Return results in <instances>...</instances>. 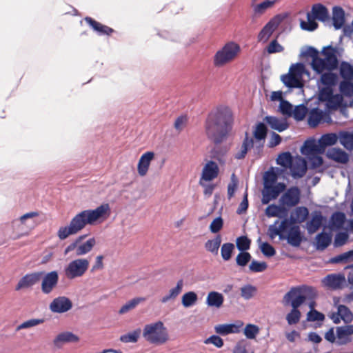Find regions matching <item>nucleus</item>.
<instances>
[{
  "mask_svg": "<svg viewBox=\"0 0 353 353\" xmlns=\"http://www.w3.org/2000/svg\"><path fill=\"white\" fill-rule=\"evenodd\" d=\"M233 115L228 108H219L208 114L205 123V134L214 144H219L228 138L232 130Z\"/></svg>",
  "mask_w": 353,
  "mask_h": 353,
  "instance_id": "obj_1",
  "label": "nucleus"
},
{
  "mask_svg": "<svg viewBox=\"0 0 353 353\" xmlns=\"http://www.w3.org/2000/svg\"><path fill=\"white\" fill-rule=\"evenodd\" d=\"M110 208L108 203L101 205L95 210H85L72 218L68 225L59 228L57 236L61 240H64L68 236L78 234L85 225H94L98 221L105 220L108 216Z\"/></svg>",
  "mask_w": 353,
  "mask_h": 353,
  "instance_id": "obj_2",
  "label": "nucleus"
},
{
  "mask_svg": "<svg viewBox=\"0 0 353 353\" xmlns=\"http://www.w3.org/2000/svg\"><path fill=\"white\" fill-rule=\"evenodd\" d=\"M316 296L315 288L308 285H299L292 287L288 292L283 296V302L285 305H291L292 310L286 316L289 325L297 324L299 322L301 312L298 308L307 299H313Z\"/></svg>",
  "mask_w": 353,
  "mask_h": 353,
  "instance_id": "obj_3",
  "label": "nucleus"
},
{
  "mask_svg": "<svg viewBox=\"0 0 353 353\" xmlns=\"http://www.w3.org/2000/svg\"><path fill=\"white\" fill-rule=\"evenodd\" d=\"M337 48L332 46L323 47L321 51L323 57H319V51L313 47L307 50V55L310 57V66L316 74H321L323 72H333L338 69L339 59L337 57Z\"/></svg>",
  "mask_w": 353,
  "mask_h": 353,
  "instance_id": "obj_4",
  "label": "nucleus"
},
{
  "mask_svg": "<svg viewBox=\"0 0 353 353\" xmlns=\"http://www.w3.org/2000/svg\"><path fill=\"white\" fill-rule=\"evenodd\" d=\"M143 336L149 344L157 346L165 344L169 340L168 329L160 321L144 325Z\"/></svg>",
  "mask_w": 353,
  "mask_h": 353,
  "instance_id": "obj_5",
  "label": "nucleus"
},
{
  "mask_svg": "<svg viewBox=\"0 0 353 353\" xmlns=\"http://www.w3.org/2000/svg\"><path fill=\"white\" fill-rule=\"evenodd\" d=\"M241 52V47L234 41H229L216 52L213 57V64L216 68L223 67L234 61Z\"/></svg>",
  "mask_w": 353,
  "mask_h": 353,
  "instance_id": "obj_6",
  "label": "nucleus"
},
{
  "mask_svg": "<svg viewBox=\"0 0 353 353\" xmlns=\"http://www.w3.org/2000/svg\"><path fill=\"white\" fill-rule=\"evenodd\" d=\"M39 215L37 211L28 212L12 222V230H14V239H19L24 236H28L29 232L33 230L36 223L34 221H28L29 219H34Z\"/></svg>",
  "mask_w": 353,
  "mask_h": 353,
  "instance_id": "obj_7",
  "label": "nucleus"
},
{
  "mask_svg": "<svg viewBox=\"0 0 353 353\" xmlns=\"http://www.w3.org/2000/svg\"><path fill=\"white\" fill-rule=\"evenodd\" d=\"M90 267V261L87 259H77L68 263L63 269V274L68 280H74L84 276Z\"/></svg>",
  "mask_w": 353,
  "mask_h": 353,
  "instance_id": "obj_8",
  "label": "nucleus"
},
{
  "mask_svg": "<svg viewBox=\"0 0 353 353\" xmlns=\"http://www.w3.org/2000/svg\"><path fill=\"white\" fill-rule=\"evenodd\" d=\"M286 17V15L276 14L275 17H272V19L265 25L264 28L261 29V31L259 32V36H257L259 41L267 42L270 36L273 34V32L278 28V26L283 21Z\"/></svg>",
  "mask_w": 353,
  "mask_h": 353,
  "instance_id": "obj_9",
  "label": "nucleus"
},
{
  "mask_svg": "<svg viewBox=\"0 0 353 353\" xmlns=\"http://www.w3.org/2000/svg\"><path fill=\"white\" fill-rule=\"evenodd\" d=\"M95 244L94 237L90 238L84 243H71L65 248L63 254L67 255L68 253L74 251L76 256H83L92 250Z\"/></svg>",
  "mask_w": 353,
  "mask_h": 353,
  "instance_id": "obj_10",
  "label": "nucleus"
},
{
  "mask_svg": "<svg viewBox=\"0 0 353 353\" xmlns=\"http://www.w3.org/2000/svg\"><path fill=\"white\" fill-rule=\"evenodd\" d=\"M319 99L323 102H327V105L332 108H337L343 101L341 94H333V89L329 88H321L319 93Z\"/></svg>",
  "mask_w": 353,
  "mask_h": 353,
  "instance_id": "obj_11",
  "label": "nucleus"
},
{
  "mask_svg": "<svg viewBox=\"0 0 353 353\" xmlns=\"http://www.w3.org/2000/svg\"><path fill=\"white\" fill-rule=\"evenodd\" d=\"M43 276V272H36L28 273L21 277L15 285L14 290L19 291L24 289L31 288L35 284L38 283Z\"/></svg>",
  "mask_w": 353,
  "mask_h": 353,
  "instance_id": "obj_12",
  "label": "nucleus"
},
{
  "mask_svg": "<svg viewBox=\"0 0 353 353\" xmlns=\"http://www.w3.org/2000/svg\"><path fill=\"white\" fill-rule=\"evenodd\" d=\"M286 188L283 183H276V185H264L263 192H262V203L268 204L271 201L278 197L280 193Z\"/></svg>",
  "mask_w": 353,
  "mask_h": 353,
  "instance_id": "obj_13",
  "label": "nucleus"
},
{
  "mask_svg": "<svg viewBox=\"0 0 353 353\" xmlns=\"http://www.w3.org/2000/svg\"><path fill=\"white\" fill-rule=\"evenodd\" d=\"M280 201L283 206L292 208L296 206L300 201V190L297 187H291L281 196Z\"/></svg>",
  "mask_w": 353,
  "mask_h": 353,
  "instance_id": "obj_14",
  "label": "nucleus"
},
{
  "mask_svg": "<svg viewBox=\"0 0 353 353\" xmlns=\"http://www.w3.org/2000/svg\"><path fill=\"white\" fill-rule=\"evenodd\" d=\"M49 308L54 313H65L71 310L72 301L65 296H59L52 300Z\"/></svg>",
  "mask_w": 353,
  "mask_h": 353,
  "instance_id": "obj_15",
  "label": "nucleus"
},
{
  "mask_svg": "<svg viewBox=\"0 0 353 353\" xmlns=\"http://www.w3.org/2000/svg\"><path fill=\"white\" fill-rule=\"evenodd\" d=\"M59 276L57 271L47 273L41 281V290L43 294H50L57 286Z\"/></svg>",
  "mask_w": 353,
  "mask_h": 353,
  "instance_id": "obj_16",
  "label": "nucleus"
},
{
  "mask_svg": "<svg viewBox=\"0 0 353 353\" xmlns=\"http://www.w3.org/2000/svg\"><path fill=\"white\" fill-rule=\"evenodd\" d=\"M331 319L334 324L339 323L341 320L345 324H349L353 321V313L347 307L339 305L336 313H332Z\"/></svg>",
  "mask_w": 353,
  "mask_h": 353,
  "instance_id": "obj_17",
  "label": "nucleus"
},
{
  "mask_svg": "<svg viewBox=\"0 0 353 353\" xmlns=\"http://www.w3.org/2000/svg\"><path fill=\"white\" fill-rule=\"evenodd\" d=\"M353 336V325H342L336 327V343L339 345H345L352 342Z\"/></svg>",
  "mask_w": 353,
  "mask_h": 353,
  "instance_id": "obj_18",
  "label": "nucleus"
},
{
  "mask_svg": "<svg viewBox=\"0 0 353 353\" xmlns=\"http://www.w3.org/2000/svg\"><path fill=\"white\" fill-rule=\"evenodd\" d=\"M287 168H289L291 170L292 177L296 179L303 178L306 173V170H307L305 159L301 157L294 158V163Z\"/></svg>",
  "mask_w": 353,
  "mask_h": 353,
  "instance_id": "obj_19",
  "label": "nucleus"
},
{
  "mask_svg": "<svg viewBox=\"0 0 353 353\" xmlns=\"http://www.w3.org/2000/svg\"><path fill=\"white\" fill-rule=\"evenodd\" d=\"M79 341V337L77 334L69 331H65L58 334V335L54 337V341H52V343H54L55 347L61 348L66 343H75Z\"/></svg>",
  "mask_w": 353,
  "mask_h": 353,
  "instance_id": "obj_20",
  "label": "nucleus"
},
{
  "mask_svg": "<svg viewBox=\"0 0 353 353\" xmlns=\"http://www.w3.org/2000/svg\"><path fill=\"white\" fill-rule=\"evenodd\" d=\"M219 168L214 161H208L203 167L201 179L205 181H211L219 176Z\"/></svg>",
  "mask_w": 353,
  "mask_h": 353,
  "instance_id": "obj_21",
  "label": "nucleus"
},
{
  "mask_svg": "<svg viewBox=\"0 0 353 353\" xmlns=\"http://www.w3.org/2000/svg\"><path fill=\"white\" fill-rule=\"evenodd\" d=\"M154 159V152H147L141 156L137 165V172L139 176H146L148 170H149L150 165Z\"/></svg>",
  "mask_w": 353,
  "mask_h": 353,
  "instance_id": "obj_22",
  "label": "nucleus"
},
{
  "mask_svg": "<svg viewBox=\"0 0 353 353\" xmlns=\"http://www.w3.org/2000/svg\"><path fill=\"white\" fill-rule=\"evenodd\" d=\"M84 20L99 35L110 36L114 32L113 28L106 25H103L91 17H87L84 18Z\"/></svg>",
  "mask_w": 353,
  "mask_h": 353,
  "instance_id": "obj_23",
  "label": "nucleus"
},
{
  "mask_svg": "<svg viewBox=\"0 0 353 353\" xmlns=\"http://www.w3.org/2000/svg\"><path fill=\"white\" fill-rule=\"evenodd\" d=\"M307 16L310 18H314L321 22H325L329 18V12L325 6L321 3H316L311 8V13H307Z\"/></svg>",
  "mask_w": 353,
  "mask_h": 353,
  "instance_id": "obj_24",
  "label": "nucleus"
},
{
  "mask_svg": "<svg viewBox=\"0 0 353 353\" xmlns=\"http://www.w3.org/2000/svg\"><path fill=\"white\" fill-rule=\"evenodd\" d=\"M327 158L341 164H346L348 162V154L339 148H332L326 153Z\"/></svg>",
  "mask_w": 353,
  "mask_h": 353,
  "instance_id": "obj_25",
  "label": "nucleus"
},
{
  "mask_svg": "<svg viewBox=\"0 0 353 353\" xmlns=\"http://www.w3.org/2000/svg\"><path fill=\"white\" fill-rule=\"evenodd\" d=\"M332 72L333 71H325L322 73H317L318 74H321L319 83L324 85L323 88L333 89V88L337 85L338 75Z\"/></svg>",
  "mask_w": 353,
  "mask_h": 353,
  "instance_id": "obj_26",
  "label": "nucleus"
},
{
  "mask_svg": "<svg viewBox=\"0 0 353 353\" xmlns=\"http://www.w3.org/2000/svg\"><path fill=\"white\" fill-rule=\"evenodd\" d=\"M254 145V140L252 137L249 136V133L248 132L245 134V138H243L242 145H241L240 148H239L238 151L236 152L234 158L237 160H242L245 158L247 152L248 150L252 148Z\"/></svg>",
  "mask_w": 353,
  "mask_h": 353,
  "instance_id": "obj_27",
  "label": "nucleus"
},
{
  "mask_svg": "<svg viewBox=\"0 0 353 353\" xmlns=\"http://www.w3.org/2000/svg\"><path fill=\"white\" fill-rule=\"evenodd\" d=\"M264 121L270 128H272V130H277L279 132L285 131L288 128H289V124L286 119H280L276 117L267 116L264 118Z\"/></svg>",
  "mask_w": 353,
  "mask_h": 353,
  "instance_id": "obj_28",
  "label": "nucleus"
},
{
  "mask_svg": "<svg viewBox=\"0 0 353 353\" xmlns=\"http://www.w3.org/2000/svg\"><path fill=\"white\" fill-rule=\"evenodd\" d=\"M345 282V277L342 274H332L324 278V283L332 289L341 288Z\"/></svg>",
  "mask_w": 353,
  "mask_h": 353,
  "instance_id": "obj_29",
  "label": "nucleus"
},
{
  "mask_svg": "<svg viewBox=\"0 0 353 353\" xmlns=\"http://www.w3.org/2000/svg\"><path fill=\"white\" fill-rule=\"evenodd\" d=\"M287 242L294 247L300 246L302 242V235L301 234L299 225H292L290 228L288 235H287Z\"/></svg>",
  "mask_w": 353,
  "mask_h": 353,
  "instance_id": "obj_30",
  "label": "nucleus"
},
{
  "mask_svg": "<svg viewBox=\"0 0 353 353\" xmlns=\"http://www.w3.org/2000/svg\"><path fill=\"white\" fill-rule=\"evenodd\" d=\"M324 148L321 147L320 144L315 143L314 141H306L301 148L302 154L305 155H313L316 154H323L324 152Z\"/></svg>",
  "mask_w": 353,
  "mask_h": 353,
  "instance_id": "obj_31",
  "label": "nucleus"
},
{
  "mask_svg": "<svg viewBox=\"0 0 353 353\" xmlns=\"http://www.w3.org/2000/svg\"><path fill=\"white\" fill-rule=\"evenodd\" d=\"M323 222V216L321 212H316L311 217L310 221L307 223V232L310 234H314L321 228Z\"/></svg>",
  "mask_w": 353,
  "mask_h": 353,
  "instance_id": "obj_32",
  "label": "nucleus"
},
{
  "mask_svg": "<svg viewBox=\"0 0 353 353\" xmlns=\"http://www.w3.org/2000/svg\"><path fill=\"white\" fill-rule=\"evenodd\" d=\"M243 323L239 325L235 324H221L216 325L215 332L220 335H228L232 333H238L241 331V327Z\"/></svg>",
  "mask_w": 353,
  "mask_h": 353,
  "instance_id": "obj_33",
  "label": "nucleus"
},
{
  "mask_svg": "<svg viewBox=\"0 0 353 353\" xmlns=\"http://www.w3.org/2000/svg\"><path fill=\"white\" fill-rule=\"evenodd\" d=\"M345 223V214L341 212H335L330 219V228L331 230H341Z\"/></svg>",
  "mask_w": 353,
  "mask_h": 353,
  "instance_id": "obj_34",
  "label": "nucleus"
},
{
  "mask_svg": "<svg viewBox=\"0 0 353 353\" xmlns=\"http://www.w3.org/2000/svg\"><path fill=\"white\" fill-rule=\"evenodd\" d=\"M344 24V11L341 7L332 9V25L335 30L341 29Z\"/></svg>",
  "mask_w": 353,
  "mask_h": 353,
  "instance_id": "obj_35",
  "label": "nucleus"
},
{
  "mask_svg": "<svg viewBox=\"0 0 353 353\" xmlns=\"http://www.w3.org/2000/svg\"><path fill=\"white\" fill-rule=\"evenodd\" d=\"M224 302V297L222 294L216 291H211L208 293L207 297V304L208 306L219 308Z\"/></svg>",
  "mask_w": 353,
  "mask_h": 353,
  "instance_id": "obj_36",
  "label": "nucleus"
},
{
  "mask_svg": "<svg viewBox=\"0 0 353 353\" xmlns=\"http://www.w3.org/2000/svg\"><path fill=\"white\" fill-rule=\"evenodd\" d=\"M324 112L318 108L311 110L308 115L307 122L310 127L316 128L323 118Z\"/></svg>",
  "mask_w": 353,
  "mask_h": 353,
  "instance_id": "obj_37",
  "label": "nucleus"
},
{
  "mask_svg": "<svg viewBox=\"0 0 353 353\" xmlns=\"http://www.w3.org/2000/svg\"><path fill=\"white\" fill-rule=\"evenodd\" d=\"M340 143L346 148V150H353V131H342L339 133Z\"/></svg>",
  "mask_w": 353,
  "mask_h": 353,
  "instance_id": "obj_38",
  "label": "nucleus"
},
{
  "mask_svg": "<svg viewBox=\"0 0 353 353\" xmlns=\"http://www.w3.org/2000/svg\"><path fill=\"white\" fill-rule=\"evenodd\" d=\"M146 300L145 297H135L125 303L121 307H120L119 313L120 314H125L138 306L139 303L144 302Z\"/></svg>",
  "mask_w": 353,
  "mask_h": 353,
  "instance_id": "obj_39",
  "label": "nucleus"
},
{
  "mask_svg": "<svg viewBox=\"0 0 353 353\" xmlns=\"http://www.w3.org/2000/svg\"><path fill=\"white\" fill-rule=\"evenodd\" d=\"M332 242V236L323 232L316 236V244L317 248L320 250H324L327 248Z\"/></svg>",
  "mask_w": 353,
  "mask_h": 353,
  "instance_id": "obj_40",
  "label": "nucleus"
},
{
  "mask_svg": "<svg viewBox=\"0 0 353 353\" xmlns=\"http://www.w3.org/2000/svg\"><path fill=\"white\" fill-rule=\"evenodd\" d=\"M281 81L288 88H300L302 83L300 81L301 77L293 74L281 75Z\"/></svg>",
  "mask_w": 353,
  "mask_h": 353,
  "instance_id": "obj_41",
  "label": "nucleus"
},
{
  "mask_svg": "<svg viewBox=\"0 0 353 353\" xmlns=\"http://www.w3.org/2000/svg\"><path fill=\"white\" fill-rule=\"evenodd\" d=\"M267 134L268 128L267 126L265 125V123H256V125L254 127V130L253 131V136L254 139H256L257 142H264L265 139L267 137Z\"/></svg>",
  "mask_w": 353,
  "mask_h": 353,
  "instance_id": "obj_42",
  "label": "nucleus"
},
{
  "mask_svg": "<svg viewBox=\"0 0 353 353\" xmlns=\"http://www.w3.org/2000/svg\"><path fill=\"white\" fill-rule=\"evenodd\" d=\"M220 244H221V237L220 235H217L215 238L208 240V241L205 242V248L211 252V254L216 255L219 254Z\"/></svg>",
  "mask_w": 353,
  "mask_h": 353,
  "instance_id": "obj_43",
  "label": "nucleus"
},
{
  "mask_svg": "<svg viewBox=\"0 0 353 353\" xmlns=\"http://www.w3.org/2000/svg\"><path fill=\"white\" fill-rule=\"evenodd\" d=\"M183 287V281L182 279H179L178 282H176V285L174 288L170 290V293L168 295H165L162 297L161 302L163 303H167L170 300L175 299L177 296L181 292Z\"/></svg>",
  "mask_w": 353,
  "mask_h": 353,
  "instance_id": "obj_44",
  "label": "nucleus"
},
{
  "mask_svg": "<svg viewBox=\"0 0 353 353\" xmlns=\"http://www.w3.org/2000/svg\"><path fill=\"white\" fill-rule=\"evenodd\" d=\"M338 137L335 133H327L321 136L319 139V144L323 148L327 146L333 145L337 143Z\"/></svg>",
  "mask_w": 353,
  "mask_h": 353,
  "instance_id": "obj_45",
  "label": "nucleus"
},
{
  "mask_svg": "<svg viewBox=\"0 0 353 353\" xmlns=\"http://www.w3.org/2000/svg\"><path fill=\"white\" fill-rule=\"evenodd\" d=\"M340 75L343 80H353V66L346 61L340 64Z\"/></svg>",
  "mask_w": 353,
  "mask_h": 353,
  "instance_id": "obj_46",
  "label": "nucleus"
},
{
  "mask_svg": "<svg viewBox=\"0 0 353 353\" xmlns=\"http://www.w3.org/2000/svg\"><path fill=\"white\" fill-rule=\"evenodd\" d=\"M350 261H353V250L347 251L338 256L332 257L329 262L332 264H337L340 263H347Z\"/></svg>",
  "mask_w": 353,
  "mask_h": 353,
  "instance_id": "obj_47",
  "label": "nucleus"
},
{
  "mask_svg": "<svg viewBox=\"0 0 353 353\" xmlns=\"http://www.w3.org/2000/svg\"><path fill=\"white\" fill-rule=\"evenodd\" d=\"M197 302V294L193 291H190L181 297V304L184 307H190Z\"/></svg>",
  "mask_w": 353,
  "mask_h": 353,
  "instance_id": "obj_48",
  "label": "nucleus"
},
{
  "mask_svg": "<svg viewBox=\"0 0 353 353\" xmlns=\"http://www.w3.org/2000/svg\"><path fill=\"white\" fill-rule=\"evenodd\" d=\"M279 0H265L262 1V3L256 5L254 7V14H263L267 10V9L270 8H272V6L276 3Z\"/></svg>",
  "mask_w": 353,
  "mask_h": 353,
  "instance_id": "obj_49",
  "label": "nucleus"
},
{
  "mask_svg": "<svg viewBox=\"0 0 353 353\" xmlns=\"http://www.w3.org/2000/svg\"><path fill=\"white\" fill-rule=\"evenodd\" d=\"M141 335V330L137 329L133 332H128L123 335L120 336V341L128 343H136L138 341V339Z\"/></svg>",
  "mask_w": 353,
  "mask_h": 353,
  "instance_id": "obj_50",
  "label": "nucleus"
},
{
  "mask_svg": "<svg viewBox=\"0 0 353 353\" xmlns=\"http://www.w3.org/2000/svg\"><path fill=\"white\" fill-rule=\"evenodd\" d=\"M352 80H343L341 81L339 85V90L341 94L345 97L353 96V83L351 82Z\"/></svg>",
  "mask_w": 353,
  "mask_h": 353,
  "instance_id": "obj_51",
  "label": "nucleus"
},
{
  "mask_svg": "<svg viewBox=\"0 0 353 353\" xmlns=\"http://www.w3.org/2000/svg\"><path fill=\"white\" fill-rule=\"evenodd\" d=\"M44 320L43 319H28L26 321H24L20 325H17V328H15V331L19 332L22 330L32 328L33 327L37 326L40 324L43 323Z\"/></svg>",
  "mask_w": 353,
  "mask_h": 353,
  "instance_id": "obj_52",
  "label": "nucleus"
},
{
  "mask_svg": "<svg viewBox=\"0 0 353 353\" xmlns=\"http://www.w3.org/2000/svg\"><path fill=\"white\" fill-rule=\"evenodd\" d=\"M294 162V159H292V154L289 152L280 154L277 158V164L284 168L289 167Z\"/></svg>",
  "mask_w": 353,
  "mask_h": 353,
  "instance_id": "obj_53",
  "label": "nucleus"
},
{
  "mask_svg": "<svg viewBox=\"0 0 353 353\" xmlns=\"http://www.w3.org/2000/svg\"><path fill=\"white\" fill-rule=\"evenodd\" d=\"M251 245V240L246 236H241L236 239V246L238 250L241 252H245L249 250Z\"/></svg>",
  "mask_w": 353,
  "mask_h": 353,
  "instance_id": "obj_54",
  "label": "nucleus"
},
{
  "mask_svg": "<svg viewBox=\"0 0 353 353\" xmlns=\"http://www.w3.org/2000/svg\"><path fill=\"white\" fill-rule=\"evenodd\" d=\"M234 245L232 243H223L221 248V254L222 259L229 261L232 255Z\"/></svg>",
  "mask_w": 353,
  "mask_h": 353,
  "instance_id": "obj_55",
  "label": "nucleus"
},
{
  "mask_svg": "<svg viewBox=\"0 0 353 353\" xmlns=\"http://www.w3.org/2000/svg\"><path fill=\"white\" fill-rule=\"evenodd\" d=\"M294 216H296V219H294V221L299 223H304L308 216L307 208L306 207L296 208V210H294Z\"/></svg>",
  "mask_w": 353,
  "mask_h": 353,
  "instance_id": "obj_56",
  "label": "nucleus"
},
{
  "mask_svg": "<svg viewBox=\"0 0 353 353\" xmlns=\"http://www.w3.org/2000/svg\"><path fill=\"white\" fill-rule=\"evenodd\" d=\"M307 113V108L305 105H299L294 108V110L292 111V115L296 121H302L306 114Z\"/></svg>",
  "mask_w": 353,
  "mask_h": 353,
  "instance_id": "obj_57",
  "label": "nucleus"
},
{
  "mask_svg": "<svg viewBox=\"0 0 353 353\" xmlns=\"http://www.w3.org/2000/svg\"><path fill=\"white\" fill-rule=\"evenodd\" d=\"M307 22L304 21H301L300 22V27H301L302 30H305L307 31L312 32L318 28V23L315 21L316 20L314 18H311L310 16H307Z\"/></svg>",
  "mask_w": 353,
  "mask_h": 353,
  "instance_id": "obj_58",
  "label": "nucleus"
},
{
  "mask_svg": "<svg viewBox=\"0 0 353 353\" xmlns=\"http://www.w3.org/2000/svg\"><path fill=\"white\" fill-rule=\"evenodd\" d=\"M284 50L283 46H282L276 39H274L269 43L266 47V51L268 54H275L282 52Z\"/></svg>",
  "mask_w": 353,
  "mask_h": 353,
  "instance_id": "obj_59",
  "label": "nucleus"
},
{
  "mask_svg": "<svg viewBox=\"0 0 353 353\" xmlns=\"http://www.w3.org/2000/svg\"><path fill=\"white\" fill-rule=\"evenodd\" d=\"M325 316L323 313L317 311L316 310H310L307 314V320L310 322L323 321Z\"/></svg>",
  "mask_w": 353,
  "mask_h": 353,
  "instance_id": "obj_60",
  "label": "nucleus"
},
{
  "mask_svg": "<svg viewBox=\"0 0 353 353\" xmlns=\"http://www.w3.org/2000/svg\"><path fill=\"white\" fill-rule=\"evenodd\" d=\"M282 212H283V208L274 204L268 206L265 210V213H266L268 217H277Z\"/></svg>",
  "mask_w": 353,
  "mask_h": 353,
  "instance_id": "obj_61",
  "label": "nucleus"
},
{
  "mask_svg": "<svg viewBox=\"0 0 353 353\" xmlns=\"http://www.w3.org/2000/svg\"><path fill=\"white\" fill-rule=\"evenodd\" d=\"M259 332V329L256 325L253 324L247 325L245 330H243V334H245L246 338L248 339H254Z\"/></svg>",
  "mask_w": 353,
  "mask_h": 353,
  "instance_id": "obj_62",
  "label": "nucleus"
},
{
  "mask_svg": "<svg viewBox=\"0 0 353 353\" xmlns=\"http://www.w3.org/2000/svg\"><path fill=\"white\" fill-rule=\"evenodd\" d=\"M268 268V265L265 261L259 262L253 261L249 265V270L253 272H263Z\"/></svg>",
  "mask_w": 353,
  "mask_h": 353,
  "instance_id": "obj_63",
  "label": "nucleus"
},
{
  "mask_svg": "<svg viewBox=\"0 0 353 353\" xmlns=\"http://www.w3.org/2000/svg\"><path fill=\"white\" fill-rule=\"evenodd\" d=\"M256 291V289L254 287L250 285H245L241 288V296H242L244 299L249 300L254 296Z\"/></svg>",
  "mask_w": 353,
  "mask_h": 353,
  "instance_id": "obj_64",
  "label": "nucleus"
}]
</instances>
